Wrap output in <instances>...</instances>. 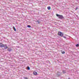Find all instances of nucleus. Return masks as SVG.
I'll return each instance as SVG.
<instances>
[{
    "label": "nucleus",
    "mask_w": 79,
    "mask_h": 79,
    "mask_svg": "<svg viewBox=\"0 0 79 79\" xmlns=\"http://www.w3.org/2000/svg\"><path fill=\"white\" fill-rule=\"evenodd\" d=\"M56 16L57 17H58L59 19H64V17L63 16L60 15L58 14H56Z\"/></svg>",
    "instance_id": "1"
},
{
    "label": "nucleus",
    "mask_w": 79,
    "mask_h": 79,
    "mask_svg": "<svg viewBox=\"0 0 79 79\" xmlns=\"http://www.w3.org/2000/svg\"><path fill=\"white\" fill-rule=\"evenodd\" d=\"M62 75V73L60 72H58L56 73V76L57 77H60V76H61Z\"/></svg>",
    "instance_id": "2"
},
{
    "label": "nucleus",
    "mask_w": 79,
    "mask_h": 79,
    "mask_svg": "<svg viewBox=\"0 0 79 79\" xmlns=\"http://www.w3.org/2000/svg\"><path fill=\"white\" fill-rule=\"evenodd\" d=\"M58 35H60V37H63V35H64V34L63 33L61 32V31H59L58 32Z\"/></svg>",
    "instance_id": "3"
},
{
    "label": "nucleus",
    "mask_w": 79,
    "mask_h": 79,
    "mask_svg": "<svg viewBox=\"0 0 79 79\" xmlns=\"http://www.w3.org/2000/svg\"><path fill=\"white\" fill-rule=\"evenodd\" d=\"M4 49H7L8 47V46H7V45L6 44H4V46H3Z\"/></svg>",
    "instance_id": "4"
},
{
    "label": "nucleus",
    "mask_w": 79,
    "mask_h": 79,
    "mask_svg": "<svg viewBox=\"0 0 79 79\" xmlns=\"http://www.w3.org/2000/svg\"><path fill=\"white\" fill-rule=\"evenodd\" d=\"M4 45V44H3L2 43H0V47L1 48H3V46Z\"/></svg>",
    "instance_id": "5"
},
{
    "label": "nucleus",
    "mask_w": 79,
    "mask_h": 79,
    "mask_svg": "<svg viewBox=\"0 0 79 79\" xmlns=\"http://www.w3.org/2000/svg\"><path fill=\"white\" fill-rule=\"evenodd\" d=\"M7 50V51H8V52H11V51H12V50L10 48H8V49Z\"/></svg>",
    "instance_id": "6"
},
{
    "label": "nucleus",
    "mask_w": 79,
    "mask_h": 79,
    "mask_svg": "<svg viewBox=\"0 0 79 79\" xmlns=\"http://www.w3.org/2000/svg\"><path fill=\"white\" fill-rule=\"evenodd\" d=\"M33 74H34V75H35V76H37V73L36 72H34Z\"/></svg>",
    "instance_id": "7"
},
{
    "label": "nucleus",
    "mask_w": 79,
    "mask_h": 79,
    "mask_svg": "<svg viewBox=\"0 0 79 79\" xmlns=\"http://www.w3.org/2000/svg\"><path fill=\"white\" fill-rule=\"evenodd\" d=\"M13 28L14 31H16V28H15V27L13 26Z\"/></svg>",
    "instance_id": "8"
},
{
    "label": "nucleus",
    "mask_w": 79,
    "mask_h": 79,
    "mask_svg": "<svg viewBox=\"0 0 79 79\" xmlns=\"http://www.w3.org/2000/svg\"><path fill=\"white\" fill-rule=\"evenodd\" d=\"M47 8L48 10H51V7L50 6L48 7Z\"/></svg>",
    "instance_id": "9"
},
{
    "label": "nucleus",
    "mask_w": 79,
    "mask_h": 79,
    "mask_svg": "<svg viewBox=\"0 0 79 79\" xmlns=\"http://www.w3.org/2000/svg\"><path fill=\"white\" fill-rule=\"evenodd\" d=\"M36 23H37L38 24H40V21H39L38 20L36 21Z\"/></svg>",
    "instance_id": "10"
},
{
    "label": "nucleus",
    "mask_w": 79,
    "mask_h": 79,
    "mask_svg": "<svg viewBox=\"0 0 79 79\" xmlns=\"http://www.w3.org/2000/svg\"><path fill=\"white\" fill-rule=\"evenodd\" d=\"M61 53L62 54H64V53H65V52H64V51H61Z\"/></svg>",
    "instance_id": "11"
},
{
    "label": "nucleus",
    "mask_w": 79,
    "mask_h": 79,
    "mask_svg": "<svg viewBox=\"0 0 79 79\" xmlns=\"http://www.w3.org/2000/svg\"><path fill=\"white\" fill-rule=\"evenodd\" d=\"M27 69V70H29L30 69V67L29 66H28Z\"/></svg>",
    "instance_id": "12"
},
{
    "label": "nucleus",
    "mask_w": 79,
    "mask_h": 79,
    "mask_svg": "<svg viewBox=\"0 0 79 79\" xmlns=\"http://www.w3.org/2000/svg\"><path fill=\"white\" fill-rule=\"evenodd\" d=\"M62 72L64 74L66 73V71H65V70H63Z\"/></svg>",
    "instance_id": "13"
},
{
    "label": "nucleus",
    "mask_w": 79,
    "mask_h": 79,
    "mask_svg": "<svg viewBox=\"0 0 79 79\" xmlns=\"http://www.w3.org/2000/svg\"><path fill=\"white\" fill-rule=\"evenodd\" d=\"M76 46L77 47H79V44H76Z\"/></svg>",
    "instance_id": "14"
},
{
    "label": "nucleus",
    "mask_w": 79,
    "mask_h": 79,
    "mask_svg": "<svg viewBox=\"0 0 79 79\" xmlns=\"http://www.w3.org/2000/svg\"><path fill=\"white\" fill-rule=\"evenodd\" d=\"M27 27H29V28H30V27H31V26H30V25H27Z\"/></svg>",
    "instance_id": "15"
},
{
    "label": "nucleus",
    "mask_w": 79,
    "mask_h": 79,
    "mask_svg": "<svg viewBox=\"0 0 79 79\" xmlns=\"http://www.w3.org/2000/svg\"><path fill=\"white\" fill-rule=\"evenodd\" d=\"M62 37H63L64 38V39H66V37L65 36H63H63H62Z\"/></svg>",
    "instance_id": "16"
},
{
    "label": "nucleus",
    "mask_w": 79,
    "mask_h": 79,
    "mask_svg": "<svg viewBox=\"0 0 79 79\" xmlns=\"http://www.w3.org/2000/svg\"><path fill=\"white\" fill-rule=\"evenodd\" d=\"M24 78L25 79H28V78H27V77H24Z\"/></svg>",
    "instance_id": "17"
},
{
    "label": "nucleus",
    "mask_w": 79,
    "mask_h": 79,
    "mask_svg": "<svg viewBox=\"0 0 79 79\" xmlns=\"http://www.w3.org/2000/svg\"><path fill=\"white\" fill-rule=\"evenodd\" d=\"M53 23H54V24H55V23H56V22H54Z\"/></svg>",
    "instance_id": "18"
},
{
    "label": "nucleus",
    "mask_w": 79,
    "mask_h": 79,
    "mask_svg": "<svg viewBox=\"0 0 79 79\" xmlns=\"http://www.w3.org/2000/svg\"><path fill=\"white\" fill-rule=\"evenodd\" d=\"M76 9H78V7H76Z\"/></svg>",
    "instance_id": "19"
},
{
    "label": "nucleus",
    "mask_w": 79,
    "mask_h": 79,
    "mask_svg": "<svg viewBox=\"0 0 79 79\" xmlns=\"http://www.w3.org/2000/svg\"><path fill=\"white\" fill-rule=\"evenodd\" d=\"M68 79H71L70 78H68Z\"/></svg>",
    "instance_id": "20"
},
{
    "label": "nucleus",
    "mask_w": 79,
    "mask_h": 79,
    "mask_svg": "<svg viewBox=\"0 0 79 79\" xmlns=\"http://www.w3.org/2000/svg\"><path fill=\"white\" fill-rule=\"evenodd\" d=\"M77 10V9H76V10Z\"/></svg>",
    "instance_id": "21"
}]
</instances>
